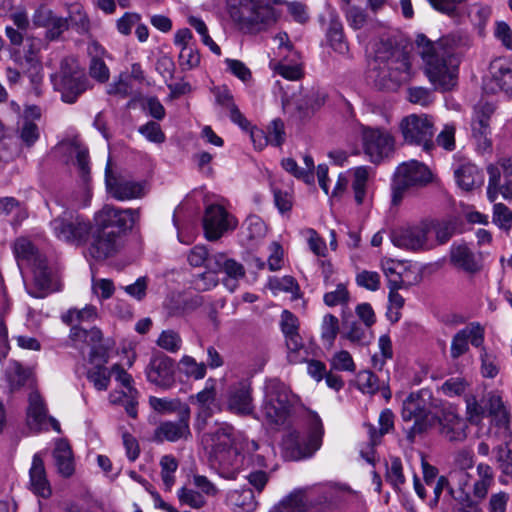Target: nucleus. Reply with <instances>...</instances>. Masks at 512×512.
Returning <instances> with one entry per match:
<instances>
[{
    "instance_id": "f257e3e1",
    "label": "nucleus",
    "mask_w": 512,
    "mask_h": 512,
    "mask_svg": "<svg viewBox=\"0 0 512 512\" xmlns=\"http://www.w3.org/2000/svg\"><path fill=\"white\" fill-rule=\"evenodd\" d=\"M415 43L424 72L434 88L441 91L451 90L457 83L460 64L452 40L442 37L432 41L426 35L418 34Z\"/></svg>"
},
{
    "instance_id": "f03ea898",
    "label": "nucleus",
    "mask_w": 512,
    "mask_h": 512,
    "mask_svg": "<svg viewBox=\"0 0 512 512\" xmlns=\"http://www.w3.org/2000/svg\"><path fill=\"white\" fill-rule=\"evenodd\" d=\"M369 65L375 85L379 89L395 90L413 76L410 55L403 47L390 41L375 43Z\"/></svg>"
},
{
    "instance_id": "7ed1b4c3",
    "label": "nucleus",
    "mask_w": 512,
    "mask_h": 512,
    "mask_svg": "<svg viewBox=\"0 0 512 512\" xmlns=\"http://www.w3.org/2000/svg\"><path fill=\"white\" fill-rule=\"evenodd\" d=\"M200 440L210 449V460L221 477L235 479L244 463V456L235 446L234 427L227 422H215L203 432Z\"/></svg>"
},
{
    "instance_id": "20e7f679",
    "label": "nucleus",
    "mask_w": 512,
    "mask_h": 512,
    "mask_svg": "<svg viewBox=\"0 0 512 512\" xmlns=\"http://www.w3.org/2000/svg\"><path fill=\"white\" fill-rule=\"evenodd\" d=\"M226 5L231 20L246 33L264 31L277 20L269 0H226Z\"/></svg>"
},
{
    "instance_id": "39448f33",
    "label": "nucleus",
    "mask_w": 512,
    "mask_h": 512,
    "mask_svg": "<svg viewBox=\"0 0 512 512\" xmlns=\"http://www.w3.org/2000/svg\"><path fill=\"white\" fill-rule=\"evenodd\" d=\"M431 397L429 390L422 389L410 393L403 401L401 411L403 421H414L413 425L406 431V437L410 443L415 441L417 435L431 429L439 420L431 410Z\"/></svg>"
},
{
    "instance_id": "423d86ee",
    "label": "nucleus",
    "mask_w": 512,
    "mask_h": 512,
    "mask_svg": "<svg viewBox=\"0 0 512 512\" xmlns=\"http://www.w3.org/2000/svg\"><path fill=\"white\" fill-rule=\"evenodd\" d=\"M295 403V395L278 378L265 381L261 415L270 425H283L288 420Z\"/></svg>"
},
{
    "instance_id": "0eeeda50",
    "label": "nucleus",
    "mask_w": 512,
    "mask_h": 512,
    "mask_svg": "<svg viewBox=\"0 0 512 512\" xmlns=\"http://www.w3.org/2000/svg\"><path fill=\"white\" fill-rule=\"evenodd\" d=\"M55 91L61 94L63 102L73 104L78 97L90 88L89 80L78 61L72 57H64L59 70L50 76Z\"/></svg>"
},
{
    "instance_id": "6e6552de",
    "label": "nucleus",
    "mask_w": 512,
    "mask_h": 512,
    "mask_svg": "<svg viewBox=\"0 0 512 512\" xmlns=\"http://www.w3.org/2000/svg\"><path fill=\"white\" fill-rule=\"evenodd\" d=\"M431 181L432 172L424 163L414 159L401 163L396 168L391 185L392 204L399 205L409 189L426 186Z\"/></svg>"
},
{
    "instance_id": "1a4fd4ad",
    "label": "nucleus",
    "mask_w": 512,
    "mask_h": 512,
    "mask_svg": "<svg viewBox=\"0 0 512 512\" xmlns=\"http://www.w3.org/2000/svg\"><path fill=\"white\" fill-rule=\"evenodd\" d=\"M54 236L65 243L82 245L86 242L91 224L74 210H65L50 222Z\"/></svg>"
},
{
    "instance_id": "9d476101",
    "label": "nucleus",
    "mask_w": 512,
    "mask_h": 512,
    "mask_svg": "<svg viewBox=\"0 0 512 512\" xmlns=\"http://www.w3.org/2000/svg\"><path fill=\"white\" fill-rule=\"evenodd\" d=\"M323 434L321 419L314 416L307 438L304 439L297 430H291L283 437L282 444L292 459L299 460L312 456L321 447Z\"/></svg>"
},
{
    "instance_id": "9b49d317",
    "label": "nucleus",
    "mask_w": 512,
    "mask_h": 512,
    "mask_svg": "<svg viewBox=\"0 0 512 512\" xmlns=\"http://www.w3.org/2000/svg\"><path fill=\"white\" fill-rule=\"evenodd\" d=\"M362 145L370 162L380 164L393 157L396 141L390 131L385 128L364 126Z\"/></svg>"
},
{
    "instance_id": "f8f14e48",
    "label": "nucleus",
    "mask_w": 512,
    "mask_h": 512,
    "mask_svg": "<svg viewBox=\"0 0 512 512\" xmlns=\"http://www.w3.org/2000/svg\"><path fill=\"white\" fill-rule=\"evenodd\" d=\"M399 128L406 143L421 146L426 152L435 147L434 123L428 115H408L401 120Z\"/></svg>"
},
{
    "instance_id": "ddd939ff",
    "label": "nucleus",
    "mask_w": 512,
    "mask_h": 512,
    "mask_svg": "<svg viewBox=\"0 0 512 512\" xmlns=\"http://www.w3.org/2000/svg\"><path fill=\"white\" fill-rule=\"evenodd\" d=\"M140 219V208H118L113 205H104L103 208L95 214V226L106 230H115L119 233H125L131 230Z\"/></svg>"
},
{
    "instance_id": "4468645a",
    "label": "nucleus",
    "mask_w": 512,
    "mask_h": 512,
    "mask_svg": "<svg viewBox=\"0 0 512 512\" xmlns=\"http://www.w3.org/2000/svg\"><path fill=\"white\" fill-rule=\"evenodd\" d=\"M428 227L424 221L414 225L394 229L390 234L394 246L412 252L427 251L435 248L428 237Z\"/></svg>"
},
{
    "instance_id": "2eb2a0df",
    "label": "nucleus",
    "mask_w": 512,
    "mask_h": 512,
    "mask_svg": "<svg viewBox=\"0 0 512 512\" xmlns=\"http://www.w3.org/2000/svg\"><path fill=\"white\" fill-rule=\"evenodd\" d=\"M105 185L107 193L118 201L141 199L147 193L145 181H137L124 175L114 174L109 162L105 168Z\"/></svg>"
},
{
    "instance_id": "dca6fc26",
    "label": "nucleus",
    "mask_w": 512,
    "mask_h": 512,
    "mask_svg": "<svg viewBox=\"0 0 512 512\" xmlns=\"http://www.w3.org/2000/svg\"><path fill=\"white\" fill-rule=\"evenodd\" d=\"M190 408L181 407L179 418L175 421H162L154 430L152 440L156 443L187 441L192 437L190 430Z\"/></svg>"
},
{
    "instance_id": "f3484780",
    "label": "nucleus",
    "mask_w": 512,
    "mask_h": 512,
    "mask_svg": "<svg viewBox=\"0 0 512 512\" xmlns=\"http://www.w3.org/2000/svg\"><path fill=\"white\" fill-rule=\"evenodd\" d=\"M493 113L494 106L490 103H480L474 109L471 122L472 136L477 149L482 153L492 150L490 118Z\"/></svg>"
},
{
    "instance_id": "a211bd4d",
    "label": "nucleus",
    "mask_w": 512,
    "mask_h": 512,
    "mask_svg": "<svg viewBox=\"0 0 512 512\" xmlns=\"http://www.w3.org/2000/svg\"><path fill=\"white\" fill-rule=\"evenodd\" d=\"M33 278L31 283L25 282L27 293L34 298H44L59 289L57 280L47 264L46 257L30 266Z\"/></svg>"
},
{
    "instance_id": "6ab92c4d",
    "label": "nucleus",
    "mask_w": 512,
    "mask_h": 512,
    "mask_svg": "<svg viewBox=\"0 0 512 512\" xmlns=\"http://www.w3.org/2000/svg\"><path fill=\"white\" fill-rule=\"evenodd\" d=\"M236 226L237 220L222 206L210 205L206 208L203 228L208 240H218L226 231L233 230Z\"/></svg>"
},
{
    "instance_id": "aec40b11",
    "label": "nucleus",
    "mask_w": 512,
    "mask_h": 512,
    "mask_svg": "<svg viewBox=\"0 0 512 512\" xmlns=\"http://www.w3.org/2000/svg\"><path fill=\"white\" fill-rule=\"evenodd\" d=\"M145 374L153 385L169 389L175 383L174 361L163 353L155 354L151 357Z\"/></svg>"
},
{
    "instance_id": "412c9836",
    "label": "nucleus",
    "mask_w": 512,
    "mask_h": 512,
    "mask_svg": "<svg viewBox=\"0 0 512 512\" xmlns=\"http://www.w3.org/2000/svg\"><path fill=\"white\" fill-rule=\"evenodd\" d=\"M484 328L478 322H472L459 330L452 338L450 356L458 359L469 350V342L472 346L480 348L484 343Z\"/></svg>"
},
{
    "instance_id": "4be33fe9",
    "label": "nucleus",
    "mask_w": 512,
    "mask_h": 512,
    "mask_svg": "<svg viewBox=\"0 0 512 512\" xmlns=\"http://www.w3.org/2000/svg\"><path fill=\"white\" fill-rule=\"evenodd\" d=\"M227 407L230 412L240 416L253 414L254 405L250 382L242 380L230 386Z\"/></svg>"
},
{
    "instance_id": "5701e85b",
    "label": "nucleus",
    "mask_w": 512,
    "mask_h": 512,
    "mask_svg": "<svg viewBox=\"0 0 512 512\" xmlns=\"http://www.w3.org/2000/svg\"><path fill=\"white\" fill-rule=\"evenodd\" d=\"M119 237V233L115 230H106L95 226L89 246L90 255L96 260L112 256L118 249Z\"/></svg>"
},
{
    "instance_id": "b1692460",
    "label": "nucleus",
    "mask_w": 512,
    "mask_h": 512,
    "mask_svg": "<svg viewBox=\"0 0 512 512\" xmlns=\"http://www.w3.org/2000/svg\"><path fill=\"white\" fill-rule=\"evenodd\" d=\"M41 118V109L36 105L27 106L18 122L17 133L23 145L30 148L40 138V129L36 120Z\"/></svg>"
},
{
    "instance_id": "393cba45",
    "label": "nucleus",
    "mask_w": 512,
    "mask_h": 512,
    "mask_svg": "<svg viewBox=\"0 0 512 512\" xmlns=\"http://www.w3.org/2000/svg\"><path fill=\"white\" fill-rule=\"evenodd\" d=\"M327 94L319 87H311L301 92L295 100L298 116L302 120L310 119L325 104Z\"/></svg>"
},
{
    "instance_id": "a878e982",
    "label": "nucleus",
    "mask_w": 512,
    "mask_h": 512,
    "mask_svg": "<svg viewBox=\"0 0 512 512\" xmlns=\"http://www.w3.org/2000/svg\"><path fill=\"white\" fill-rule=\"evenodd\" d=\"M29 489L37 496L47 499L52 495V488L47 478L44 461L39 453L34 454L29 469Z\"/></svg>"
},
{
    "instance_id": "bb28decb",
    "label": "nucleus",
    "mask_w": 512,
    "mask_h": 512,
    "mask_svg": "<svg viewBox=\"0 0 512 512\" xmlns=\"http://www.w3.org/2000/svg\"><path fill=\"white\" fill-rule=\"evenodd\" d=\"M351 493L352 491L349 488L327 485L322 488L319 496L311 502V505L319 506L326 512L335 511L346 504L347 497Z\"/></svg>"
},
{
    "instance_id": "cd10ccee",
    "label": "nucleus",
    "mask_w": 512,
    "mask_h": 512,
    "mask_svg": "<svg viewBox=\"0 0 512 512\" xmlns=\"http://www.w3.org/2000/svg\"><path fill=\"white\" fill-rule=\"evenodd\" d=\"M87 54L90 58L89 75L99 83H106L110 77V70L104 61L106 50L97 41L91 40L87 45Z\"/></svg>"
},
{
    "instance_id": "c85d7f7f",
    "label": "nucleus",
    "mask_w": 512,
    "mask_h": 512,
    "mask_svg": "<svg viewBox=\"0 0 512 512\" xmlns=\"http://www.w3.org/2000/svg\"><path fill=\"white\" fill-rule=\"evenodd\" d=\"M57 473L63 478H70L75 473V460L72 448L66 439H58L52 451Z\"/></svg>"
},
{
    "instance_id": "c756f323",
    "label": "nucleus",
    "mask_w": 512,
    "mask_h": 512,
    "mask_svg": "<svg viewBox=\"0 0 512 512\" xmlns=\"http://www.w3.org/2000/svg\"><path fill=\"white\" fill-rule=\"evenodd\" d=\"M450 262L467 273H476L481 269L478 258L466 244H453L451 246Z\"/></svg>"
},
{
    "instance_id": "7c9ffc66",
    "label": "nucleus",
    "mask_w": 512,
    "mask_h": 512,
    "mask_svg": "<svg viewBox=\"0 0 512 512\" xmlns=\"http://www.w3.org/2000/svg\"><path fill=\"white\" fill-rule=\"evenodd\" d=\"M27 408V421L31 429L41 430L47 422L48 409L42 396L33 391L29 394Z\"/></svg>"
},
{
    "instance_id": "2f4dec72",
    "label": "nucleus",
    "mask_w": 512,
    "mask_h": 512,
    "mask_svg": "<svg viewBox=\"0 0 512 512\" xmlns=\"http://www.w3.org/2000/svg\"><path fill=\"white\" fill-rule=\"evenodd\" d=\"M208 269L211 272H225L226 275L233 280H237L245 276V269L243 265L234 259L228 258L223 253H215L210 256Z\"/></svg>"
},
{
    "instance_id": "473e14b6",
    "label": "nucleus",
    "mask_w": 512,
    "mask_h": 512,
    "mask_svg": "<svg viewBox=\"0 0 512 512\" xmlns=\"http://www.w3.org/2000/svg\"><path fill=\"white\" fill-rule=\"evenodd\" d=\"M441 425V434L451 442L463 441L467 437L466 429L468 426L466 420L453 412L444 414Z\"/></svg>"
},
{
    "instance_id": "72a5a7b5",
    "label": "nucleus",
    "mask_w": 512,
    "mask_h": 512,
    "mask_svg": "<svg viewBox=\"0 0 512 512\" xmlns=\"http://www.w3.org/2000/svg\"><path fill=\"white\" fill-rule=\"evenodd\" d=\"M457 184L466 191L473 190L483 183V175L476 165L466 163L454 172Z\"/></svg>"
},
{
    "instance_id": "f704fd0d",
    "label": "nucleus",
    "mask_w": 512,
    "mask_h": 512,
    "mask_svg": "<svg viewBox=\"0 0 512 512\" xmlns=\"http://www.w3.org/2000/svg\"><path fill=\"white\" fill-rule=\"evenodd\" d=\"M326 36L329 45L335 52L341 55L348 54L349 46L345 39L342 22L338 16L331 15Z\"/></svg>"
},
{
    "instance_id": "c9c22d12",
    "label": "nucleus",
    "mask_w": 512,
    "mask_h": 512,
    "mask_svg": "<svg viewBox=\"0 0 512 512\" xmlns=\"http://www.w3.org/2000/svg\"><path fill=\"white\" fill-rule=\"evenodd\" d=\"M499 165L503 171L505 183L501 186H490L488 184L487 196L491 202L497 199L498 193H501L506 199L512 198V156L502 159Z\"/></svg>"
},
{
    "instance_id": "e433bc0d",
    "label": "nucleus",
    "mask_w": 512,
    "mask_h": 512,
    "mask_svg": "<svg viewBox=\"0 0 512 512\" xmlns=\"http://www.w3.org/2000/svg\"><path fill=\"white\" fill-rule=\"evenodd\" d=\"M14 253L18 261L19 267L26 264L32 266L35 262H39L45 256L41 254L31 241L26 238L18 239L14 244Z\"/></svg>"
},
{
    "instance_id": "4c0bfd02",
    "label": "nucleus",
    "mask_w": 512,
    "mask_h": 512,
    "mask_svg": "<svg viewBox=\"0 0 512 512\" xmlns=\"http://www.w3.org/2000/svg\"><path fill=\"white\" fill-rule=\"evenodd\" d=\"M478 479L473 484V496L479 501L486 498L489 489L494 484V471L492 467L486 463L477 465Z\"/></svg>"
},
{
    "instance_id": "58836bf2",
    "label": "nucleus",
    "mask_w": 512,
    "mask_h": 512,
    "mask_svg": "<svg viewBox=\"0 0 512 512\" xmlns=\"http://www.w3.org/2000/svg\"><path fill=\"white\" fill-rule=\"evenodd\" d=\"M227 500L236 512H252L257 507L253 490L250 488L231 491Z\"/></svg>"
},
{
    "instance_id": "ea45409f",
    "label": "nucleus",
    "mask_w": 512,
    "mask_h": 512,
    "mask_svg": "<svg viewBox=\"0 0 512 512\" xmlns=\"http://www.w3.org/2000/svg\"><path fill=\"white\" fill-rule=\"evenodd\" d=\"M492 76L496 85L512 98V64L496 60L491 64Z\"/></svg>"
},
{
    "instance_id": "a19ab883",
    "label": "nucleus",
    "mask_w": 512,
    "mask_h": 512,
    "mask_svg": "<svg viewBox=\"0 0 512 512\" xmlns=\"http://www.w3.org/2000/svg\"><path fill=\"white\" fill-rule=\"evenodd\" d=\"M5 379L11 390L21 388L31 376V371L21 363L10 360L4 370Z\"/></svg>"
},
{
    "instance_id": "79ce46f5",
    "label": "nucleus",
    "mask_w": 512,
    "mask_h": 512,
    "mask_svg": "<svg viewBox=\"0 0 512 512\" xmlns=\"http://www.w3.org/2000/svg\"><path fill=\"white\" fill-rule=\"evenodd\" d=\"M69 336L74 347L79 350H83L85 347H90L96 341L101 340L102 332L96 327L84 329L75 325L72 326Z\"/></svg>"
},
{
    "instance_id": "37998d69",
    "label": "nucleus",
    "mask_w": 512,
    "mask_h": 512,
    "mask_svg": "<svg viewBox=\"0 0 512 512\" xmlns=\"http://www.w3.org/2000/svg\"><path fill=\"white\" fill-rule=\"evenodd\" d=\"M449 494L454 500L452 504V512H479V502L475 500L473 494L468 491L454 490L449 488Z\"/></svg>"
},
{
    "instance_id": "c03bdc74",
    "label": "nucleus",
    "mask_w": 512,
    "mask_h": 512,
    "mask_svg": "<svg viewBox=\"0 0 512 512\" xmlns=\"http://www.w3.org/2000/svg\"><path fill=\"white\" fill-rule=\"evenodd\" d=\"M288 348L287 359L291 364H298L306 361L308 352L298 332L284 335Z\"/></svg>"
},
{
    "instance_id": "a18cd8bd",
    "label": "nucleus",
    "mask_w": 512,
    "mask_h": 512,
    "mask_svg": "<svg viewBox=\"0 0 512 512\" xmlns=\"http://www.w3.org/2000/svg\"><path fill=\"white\" fill-rule=\"evenodd\" d=\"M370 168L367 166L356 167L353 171L352 189L354 200L361 205L366 196L367 182L369 178Z\"/></svg>"
},
{
    "instance_id": "49530a36",
    "label": "nucleus",
    "mask_w": 512,
    "mask_h": 512,
    "mask_svg": "<svg viewBox=\"0 0 512 512\" xmlns=\"http://www.w3.org/2000/svg\"><path fill=\"white\" fill-rule=\"evenodd\" d=\"M217 102L227 109L230 113V119L243 129H247L250 125L249 121L242 115L237 105L234 103L233 96L225 91L217 95Z\"/></svg>"
},
{
    "instance_id": "de8ad7c7",
    "label": "nucleus",
    "mask_w": 512,
    "mask_h": 512,
    "mask_svg": "<svg viewBox=\"0 0 512 512\" xmlns=\"http://www.w3.org/2000/svg\"><path fill=\"white\" fill-rule=\"evenodd\" d=\"M428 227V235L434 232L436 240L433 241L435 247L447 243L454 235L455 226L448 221H424Z\"/></svg>"
},
{
    "instance_id": "09e8293b",
    "label": "nucleus",
    "mask_w": 512,
    "mask_h": 512,
    "mask_svg": "<svg viewBox=\"0 0 512 512\" xmlns=\"http://www.w3.org/2000/svg\"><path fill=\"white\" fill-rule=\"evenodd\" d=\"M269 512H308V508L303 495L299 492H294L286 496Z\"/></svg>"
},
{
    "instance_id": "8fccbe9b",
    "label": "nucleus",
    "mask_w": 512,
    "mask_h": 512,
    "mask_svg": "<svg viewBox=\"0 0 512 512\" xmlns=\"http://www.w3.org/2000/svg\"><path fill=\"white\" fill-rule=\"evenodd\" d=\"M66 18L68 19L69 27L74 28L77 33L84 34L89 31L90 22L81 5H71Z\"/></svg>"
},
{
    "instance_id": "3c124183",
    "label": "nucleus",
    "mask_w": 512,
    "mask_h": 512,
    "mask_svg": "<svg viewBox=\"0 0 512 512\" xmlns=\"http://www.w3.org/2000/svg\"><path fill=\"white\" fill-rule=\"evenodd\" d=\"M97 317V309L93 305H86L82 309L72 308L61 316L62 321L67 325L74 322L93 321Z\"/></svg>"
},
{
    "instance_id": "603ef678",
    "label": "nucleus",
    "mask_w": 512,
    "mask_h": 512,
    "mask_svg": "<svg viewBox=\"0 0 512 512\" xmlns=\"http://www.w3.org/2000/svg\"><path fill=\"white\" fill-rule=\"evenodd\" d=\"M339 332V320L332 314H326L321 324V340L331 348Z\"/></svg>"
},
{
    "instance_id": "864d4df0",
    "label": "nucleus",
    "mask_w": 512,
    "mask_h": 512,
    "mask_svg": "<svg viewBox=\"0 0 512 512\" xmlns=\"http://www.w3.org/2000/svg\"><path fill=\"white\" fill-rule=\"evenodd\" d=\"M88 361L94 366H105L109 361V350L111 344L109 340L104 341L103 338L93 343L90 347Z\"/></svg>"
},
{
    "instance_id": "5fc2aeb1",
    "label": "nucleus",
    "mask_w": 512,
    "mask_h": 512,
    "mask_svg": "<svg viewBox=\"0 0 512 512\" xmlns=\"http://www.w3.org/2000/svg\"><path fill=\"white\" fill-rule=\"evenodd\" d=\"M156 343L167 352L177 353L181 349L182 338L178 332L168 329L161 332Z\"/></svg>"
},
{
    "instance_id": "6e6d98bb",
    "label": "nucleus",
    "mask_w": 512,
    "mask_h": 512,
    "mask_svg": "<svg viewBox=\"0 0 512 512\" xmlns=\"http://www.w3.org/2000/svg\"><path fill=\"white\" fill-rule=\"evenodd\" d=\"M110 377L111 370L109 371L105 366H94V368L87 371V379L98 391H105L108 389Z\"/></svg>"
},
{
    "instance_id": "4d7b16f0",
    "label": "nucleus",
    "mask_w": 512,
    "mask_h": 512,
    "mask_svg": "<svg viewBox=\"0 0 512 512\" xmlns=\"http://www.w3.org/2000/svg\"><path fill=\"white\" fill-rule=\"evenodd\" d=\"M181 504L187 505L193 509L202 508L206 504V499L202 493L194 488L182 487L177 493Z\"/></svg>"
},
{
    "instance_id": "13d9d810",
    "label": "nucleus",
    "mask_w": 512,
    "mask_h": 512,
    "mask_svg": "<svg viewBox=\"0 0 512 512\" xmlns=\"http://www.w3.org/2000/svg\"><path fill=\"white\" fill-rule=\"evenodd\" d=\"M183 372L187 377L195 380L203 379L206 375V364L198 363L193 357L184 355L180 360Z\"/></svg>"
},
{
    "instance_id": "bf43d9fd",
    "label": "nucleus",
    "mask_w": 512,
    "mask_h": 512,
    "mask_svg": "<svg viewBox=\"0 0 512 512\" xmlns=\"http://www.w3.org/2000/svg\"><path fill=\"white\" fill-rule=\"evenodd\" d=\"M111 374L115 375V379L126 389L124 396L129 399H135L138 392L133 387L132 376L119 364H114L111 367Z\"/></svg>"
},
{
    "instance_id": "052dcab7",
    "label": "nucleus",
    "mask_w": 512,
    "mask_h": 512,
    "mask_svg": "<svg viewBox=\"0 0 512 512\" xmlns=\"http://www.w3.org/2000/svg\"><path fill=\"white\" fill-rule=\"evenodd\" d=\"M161 477L167 490H170L174 484V473L178 468V462L172 455H164L160 460Z\"/></svg>"
},
{
    "instance_id": "680f3d73",
    "label": "nucleus",
    "mask_w": 512,
    "mask_h": 512,
    "mask_svg": "<svg viewBox=\"0 0 512 512\" xmlns=\"http://www.w3.org/2000/svg\"><path fill=\"white\" fill-rule=\"evenodd\" d=\"M386 480L394 489L397 490L405 483V476L403 474V467L400 458H391L390 465L387 466L386 470Z\"/></svg>"
},
{
    "instance_id": "e2e57ef3",
    "label": "nucleus",
    "mask_w": 512,
    "mask_h": 512,
    "mask_svg": "<svg viewBox=\"0 0 512 512\" xmlns=\"http://www.w3.org/2000/svg\"><path fill=\"white\" fill-rule=\"evenodd\" d=\"M243 228L246 230L249 239L262 238L266 234V225L263 220L257 215H250L243 223Z\"/></svg>"
},
{
    "instance_id": "0e129e2a",
    "label": "nucleus",
    "mask_w": 512,
    "mask_h": 512,
    "mask_svg": "<svg viewBox=\"0 0 512 512\" xmlns=\"http://www.w3.org/2000/svg\"><path fill=\"white\" fill-rule=\"evenodd\" d=\"M358 388L367 394H374L379 390L378 377L371 371H360L357 375Z\"/></svg>"
},
{
    "instance_id": "69168bd1",
    "label": "nucleus",
    "mask_w": 512,
    "mask_h": 512,
    "mask_svg": "<svg viewBox=\"0 0 512 512\" xmlns=\"http://www.w3.org/2000/svg\"><path fill=\"white\" fill-rule=\"evenodd\" d=\"M69 29L68 19L56 15L45 31V39L49 41L59 40L62 34Z\"/></svg>"
},
{
    "instance_id": "338daca9",
    "label": "nucleus",
    "mask_w": 512,
    "mask_h": 512,
    "mask_svg": "<svg viewBox=\"0 0 512 512\" xmlns=\"http://www.w3.org/2000/svg\"><path fill=\"white\" fill-rule=\"evenodd\" d=\"M495 453L502 474L512 478V450L507 446L499 445L495 448Z\"/></svg>"
},
{
    "instance_id": "774afa93",
    "label": "nucleus",
    "mask_w": 512,
    "mask_h": 512,
    "mask_svg": "<svg viewBox=\"0 0 512 512\" xmlns=\"http://www.w3.org/2000/svg\"><path fill=\"white\" fill-rule=\"evenodd\" d=\"M323 301L329 307L347 304L349 301V292L346 286L340 283L334 291L324 294Z\"/></svg>"
}]
</instances>
